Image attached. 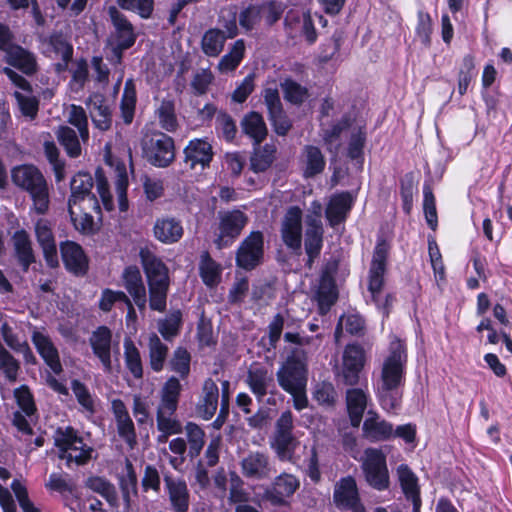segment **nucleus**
Returning <instances> with one entry per match:
<instances>
[{
	"label": "nucleus",
	"instance_id": "obj_30",
	"mask_svg": "<svg viewBox=\"0 0 512 512\" xmlns=\"http://www.w3.org/2000/svg\"><path fill=\"white\" fill-rule=\"evenodd\" d=\"M363 436L370 442H384L393 437V424L377 414L367 417L362 426Z\"/></svg>",
	"mask_w": 512,
	"mask_h": 512
},
{
	"label": "nucleus",
	"instance_id": "obj_2",
	"mask_svg": "<svg viewBox=\"0 0 512 512\" xmlns=\"http://www.w3.org/2000/svg\"><path fill=\"white\" fill-rule=\"evenodd\" d=\"M11 179L16 187L26 192L38 215H45L50 206V192L47 179L34 164H21L11 170Z\"/></svg>",
	"mask_w": 512,
	"mask_h": 512
},
{
	"label": "nucleus",
	"instance_id": "obj_19",
	"mask_svg": "<svg viewBox=\"0 0 512 512\" xmlns=\"http://www.w3.org/2000/svg\"><path fill=\"white\" fill-rule=\"evenodd\" d=\"M298 479L288 473H281L272 482L271 487L265 490V498L275 506L286 504V498L292 496L299 488Z\"/></svg>",
	"mask_w": 512,
	"mask_h": 512
},
{
	"label": "nucleus",
	"instance_id": "obj_61",
	"mask_svg": "<svg viewBox=\"0 0 512 512\" xmlns=\"http://www.w3.org/2000/svg\"><path fill=\"white\" fill-rule=\"evenodd\" d=\"M122 498L127 506H130L131 497L138 496V479L133 465L127 463V475L122 477L119 482Z\"/></svg>",
	"mask_w": 512,
	"mask_h": 512
},
{
	"label": "nucleus",
	"instance_id": "obj_39",
	"mask_svg": "<svg viewBox=\"0 0 512 512\" xmlns=\"http://www.w3.org/2000/svg\"><path fill=\"white\" fill-rule=\"evenodd\" d=\"M149 307L152 311L163 313L167 308V297L170 288V277L148 281Z\"/></svg>",
	"mask_w": 512,
	"mask_h": 512
},
{
	"label": "nucleus",
	"instance_id": "obj_24",
	"mask_svg": "<svg viewBox=\"0 0 512 512\" xmlns=\"http://www.w3.org/2000/svg\"><path fill=\"white\" fill-rule=\"evenodd\" d=\"M354 198L349 191L333 195L325 210L326 219L331 227L345 222L353 208Z\"/></svg>",
	"mask_w": 512,
	"mask_h": 512
},
{
	"label": "nucleus",
	"instance_id": "obj_28",
	"mask_svg": "<svg viewBox=\"0 0 512 512\" xmlns=\"http://www.w3.org/2000/svg\"><path fill=\"white\" fill-rule=\"evenodd\" d=\"M166 490L173 512H188L190 495L187 484L182 479L175 480L171 475L164 476Z\"/></svg>",
	"mask_w": 512,
	"mask_h": 512
},
{
	"label": "nucleus",
	"instance_id": "obj_57",
	"mask_svg": "<svg viewBox=\"0 0 512 512\" xmlns=\"http://www.w3.org/2000/svg\"><path fill=\"white\" fill-rule=\"evenodd\" d=\"M263 8L260 3H250L239 13V25L245 32H251L262 20Z\"/></svg>",
	"mask_w": 512,
	"mask_h": 512
},
{
	"label": "nucleus",
	"instance_id": "obj_17",
	"mask_svg": "<svg viewBox=\"0 0 512 512\" xmlns=\"http://www.w3.org/2000/svg\"><path fill=\"white\" fill-rule=\"evenodd\" d=\"M153 237L164 245L178 243L184 236L182 221L172 215L157 217L152 227Z\"/></svg>",
	"mask_w": 512,
	"mask_h": 512
},
{
	"label": "nucleus",
	"instance_id": "obj_60",
	"mask_svg": "<svg viewBox=\"0 0 512 512\" xmlns=\"http://www.w3.org/2000/svg\"><path fill=\"white\" fill-rule=\"evenodd\" d=\"M68 123L76 127L83 142L89 139L88 117L85 109L80 105L72 104L69 111Z\"/></svg>",
	"mask_w": 512,
	"mask_h": 512
},
{
	"label": "nucleus",
	"instance_id": "obj_45",
	"mask_svg": "<svg viewBox=\"0 0 512 512\" xmlns=\"http://www.w3.org/2000/svg\"><path fill=\"white\" fill-rule=\"evenodd\" d=\"M124 361L127 370L135 379L143 378V364L140 351L129 337L124 340Z\"/></svg>",
	"mask_w": 512,
	"mask_h": 512
},
{
	"label": "nucleus",
	"instance_id": "obj_38",
	"mask_svg": "<svg viewBox=\"0 0 512 512\" xmlns=\"http://www.w3.org/2000/svg\"><path fill=\"white\" fill-rule=\"evenodd\" d=\"M222 266L214 260L209 251H203L199 261V276L209 288L217 286L221 281Z\"/></svg>",
	"mask_w": 512,
	"mask_h": 512
},
{
	"label": "nucleus",
	"instance_id": "obj_9",
	"mask_svg": "<svg viewBox=\"0 0 512 512\" xmlns=\"http://www.w3.org/2000/svg\"><path fill=\"white\" fill-rule=\"evenodd\" d=\"M263 259L264 234L259 230L251 231L236 250V266L245 271H252L263 262Z\"/></svg>",
	"mask_w": 512,
	"mask_h": 512
},
{
	"label": "nucleus",
	"instance_id": "obj_4",
	"mask_svg": "<svg viewBox=\"0 0 512 512\" xmlns=\"http://www.w3.org/2000/svg\"><path fill=\"white\" fill-rule=\"evenodd\" d=\"M392 245L382 234L378 235L368 271V291L377 308L381 306L380 293L385 285L388 259Z\"/></svg>",
	"mask_w": 512,
	"mask_h": 512
},
{
	"label": "nucleus",
	"instance_id": "obj_34",
	"mask_svg": "<svg viewBox=\"0 0 512 512\" xmlns=\"http://www.w3.org/2000/svg\"><path fill=\"white\" fill-rule=\"evenodd\" d=\"M91 105V119L94 126L100 131H107L112 126V112L109 105L106 104L104 95L94 93L89 97Z\"/></svg>",
	"mask_w": 512,
	"mask_h": 512
},
{
	"label": "nucleus",
	"instance_id": "obj_22",
	"mask_svg": "<svg viewBox=\"0 0 512 512\" xmlns=\"http://www.w3.org/2000/svg\"><path fill=\"white\" fill-rule=\"evenodd\" d=\"M11 240L17 264L26 273L30 266L36 263V255L30 235L25 229L21 228L13 233Z\"/></svg>",
	"mask_w": 512,
	"mask_h": 512
},
{
	"label": "nucleus",
	"instance_id": "obj_16",
	"mask_svg": "<svg viewBox=\"0 0 512 512\" xmlns=\"http://www.w3.org/2000/svg\"><path fill=\"white\" fill-rule=\"evenodd\" d=\"M184 163L191 170L198 165L202 169L210 167L214 158V151L211 143L206 138H193L183 149Z\"/></svg>",
	"mask_w": 512,
	"mask_h": 512
},
{
	"label": "nucleus",
	"instance_id": "obj_49",
	"mask_svg": "<svg viewBox=\"0 0 512 512\" xmlns=\"http://www.w3.org/2000/svg\"><path fill=\"white\" fill-rule=\"evenodd\" d=\"M157 116L160 127L167 132H175L178 127V120L175 111V101L171 98H163L157 109Z\"/></svg>",
	"mask_w": 512,
	"mask_h": 512
},
{
	"label": "nucleus",
	"instance_id": "obj_14",
	"mask_svg": "<svg viewBox=\"0 0 512 512\" xmlns=\"http://www.w3.org/2000/svg\"><path fill=\"white\" fill-rule=\"evenodd\" d=\"M62 263L67 272L77 277H83L89 270V258L83 247L72 240H65L59 244Z\"/></svg>",
	"mask_w": 512,
	"mask_h": 512
},
{
	"label": "nucleus",
	"instance_id": "obj_8",
	"mask_svg": "<svg viewBox=\"0 0 512 512\" xmlns=\"http://www.w3.org/2000/svg\"><path fill=\"white\" fill-rule=\"evenodd\" d=\"M294 415L291 410L283 411L275 422V430L271 439V448L281 460L290 458L297 440L293 435Z\"/></svg>",
	"mask_w": 512,
	"mask_h": 512
},
{
	"label": "nucleus",
	"instance_id": "obj_23",
	"mask_svg": "<svg viewBox=\"0 0 512 512\" xmlns=\"http://www.w3.org/2000/svg\"><path fill=\"white\" fill-rule=\"evenodd\" d=\"M111 342L112 332L105 325L97 327L89 338L93 354L100 360L106 372L112 369Z\"/></svg>",
	"mask_w": 512,
	"mask_h": 512
},
{
	"label": "nucleus",
	"instance_id": "obj_64",
	"mask_svg": "<svg viewBox=\"0 0 512 512\" xmlns=\"http://www.w3.org/2000/svg\"><path fill=\"white\" fill-rule=\"evenodd\" d=\"M86 487L100 494L108 502H112L116 498V490L112 483L100 476H90L86 480Z\"/></svg>",
	"mask_w": 512,
	"mask_h": 512
},
{
	"label": "nucleus",
	"instance_id": "obj_27",
	"mask_svg": "<svg viewBox=\"0 0 512 512\" xmlns=\"http://www.w3.org/2000/svg\"><path fill=\"white\" fill-rule=\"evenodd\" d=\"M323 226L320 220L311 219L305 232L304 248L307 255L305 266L312 269L323 248Z\"/></svg>",
	"mask_w": 512,
	"mask_h": 512
},
{
	"label": "nucleus",
	"instance_id": "obj_48",
	"mask_svg": "<svg viewBox=\"0 0 512 512\" xmlns=\"http://www.w3.org/2000/svg\"><path fill=\"white\" fill-rule=\"evenodd\" d=\"M477 76L475 57L472 54H466L462 58V62L458 72V93L464 96L469 88L470 83Z\"/></svg>",
	"mask_w": 512,
	"mask_h": 512
},
{
	"label": "nucleus",
	"instance_id": "obj_58",
	"mask_svg": "<svg viewBox=\"0 0 512 512\" xmlns=\"http://www.w3.org/2000/svg\"><path fill=\"white\" fill-rule=\"evenodd\" d=\"M174 415L175 413H169L162 409L156 410V423L159 432L172 435L183 432L182 423Z\"/></svg>",
	"mask_w": 512,
	"mask_h": 512
},
{
	"label": "nucleus",
	"instance_id": "obj_6",
	"mask_svg": "<svg viewBox=\"0 0 512 512\" xmlns=\"http://www.w3.org/2000/svg\"><path fill=\"white\" fill-rule=\"evenodd\" d=\"M142 155L145 160L157 168H167L175 160V141L168 134L155 131L141 141Z\"/></svg>",
	"mask_w": 512,
	"mask_h": 512
},
{
	"label": "nucleus",
	"instance_id": "obj_32",
	"mask_svg": "<svg viewBox=\"0 0 512 512\" xmlns=\"http://www.w3.org/2000/svg\"><path fill=\"white\" fill-rule=\"evenodd\" d=\"M317 301L322 314L328 312L338 299V291L333 275L324 270L320 275L319 287L317 290Z\"/></svg>",
	"mask_w": 512,
	"mask_h": 512
},
{
	"label": "nucleus",
	"instance_id": "obj_47",
	"mask_svg": "<svg viewBox=\"0 0 512 512\" xmlns=\"http://www.w3.org/2000/svg\"><path fill=\"white\" fill-rule=\"evenodd\" d=\"M280 87L282 89L284 99L290 104L300 106L309 97L308 88L302 86L290 77L285 78L280 83Z\"/></svg>",
	"mask_w": 512,
	"mask_h": 512
},
{
	"label": "nucleus",
	"instance_id": "obj_43",
	"mask_svg": "<svg viewBox=\"0 0 512 512\" xmlns=\"http://www.w3.org/2000/svg\"><path fill=\"white\" fill-rule=\"evenodd\" d=\"M400 487L407 500L420 498L421 492L418 478L407 464H401L397 468Z\"/></svg>",
	"mask_w": 512,
	"mask_h": 512
},
{
	"label": "nucleus",
	"instance_id": "obj_54",
	"mask_svg": "<svg viewBox=\"0 0 512 512\" xmlns=\"http://www.w3.org/2000/svg\"><path fill=\"white\" fill-rule=\"evenodd\" d=\"M187 442L189 444L188 454L191 459L200 455L205 445V432L194 422H187L185 425Z\"/></svg>",
	"mask_w": 512,
	"mask_h": 512
},
{
	"label": "nucleus",
	"instance_id": "obj_5",
	"mask_svg": "<svg viewBox=\"0 0 512 512\" xmlns=\"http://www.w3.org/2000/svg\"><path fill=\"white\" fill-rule=\"evenodd\" d=\"M276 376L279 386L285 392L306 389L308 368L305 351L293 348L278 369Z\"/></svg>",
	"mask_w": 512,
	"mask_h": 512
},
{
	"label": "nucleus",
	"instance_id": "obj_44",
	"mask_svg": "<svg viewBox=\"0 0 512 512\" xmlns=\"http://www.w3.org/2000/svg\"><path fill=\"white\" fill-rule=\"evenodd\" d=\"M227 38L218 28L208 29L201 39V49L208 57H217L223 50Z\"/></svg>",
	"mask_w": 512,
	"mask_h": 512
},
{
	"label": "nucleus",
	"instance_id": "obj_51",
	"mask_svg": "<svg viewBox=\"0 0 512 512\" xmlns=\"http://www.w3.org/2000/svg\"><path fill=\"white\" fill-rule=\"evenodd\" d=\"M245 57V42L238 39L234 42L229 52L222 56L218 68L222 72H231L237 69Z\"/></svg>",
	"mask_w": 512,
	"mask_h": 512
},
{
	"label": "nucleus",
	"instance_id": "obj_18",
	"mask_svg": "<svg viewBox=\"0 0 512 512\" xmlns=\"http://www.w3.org/2000/svg\"><path fill=\"white\" fill-rule=\"evenodd\" d=\"M121 279L125 290L132 297L134 304L140 311L145 310L147 293L140 269L136 265L126 266L122 272Z\"/></svg>",
	"mask_w": 512,
	"mask_h": 512
},
{
	"label": "nucleus",
	"instance_id": "obj_31",
	"mask_svg": "<svg viewBox=\"0 0 512 512\" xmlns=\"http://www.w3.org/2000/svg\"><path fill=\"white\" fill-rule=\"evenodd\" d=\"M139 258L147 282L170 277L167 265L148 248L140 249Z\"/></svg>",
	"mask_w": 512,
	"mask_h": 512
},
{
	"label": "nucleus",
	"instance_id": "obj_46",
	"mask_svg": "<svg viewBox=\"0 0 512 512\" xmlns=\"http://www.w3.org/2000/svg\"><path fill=\"white\" fill-rule=\"evenodd\" d=\"M59 144L64 148L70 158H78L82 149L76 132L69 126L62 125L56 132Z\"/></svg>",
	"mask_w": 512,
	"mask_h": 512
},
{
	"label": "nucleus",
	"instance_id": "obj_1",
	"mask_svg": "<svg viewBox=\"0 0 512 512\" xmlns=\"http://www.w3.org/2000/svg\"><path fill=\"white\" fill-rule=\"evenodd\" d=\"M407 349L403 341L397 339L390 345L385 358L376 389V397L380 407L387 413H396L402 405L401 390L406 380Z\"/></svg>",
	"mask_w": 512,
	"mask_h": 512
},
{
	"label": "nucleus",
	"instance_id": "obj_13",
	"mask_svg": "<svg viewBox=\"0 0 512 512\" xmlns=\"http://www.w3.org/2000/svg\"><path fill=\"white\" fill-rule=\"evenodd\" d=\"M302 231V210L291 206L284 215L280 234L283 243L296 256L302 254Z\"/></svg>",
	"mask_w": 512,
	"mask_h": 512
},
{
	"label": "nucleus",
	"instance_id": "obj_33",
	"mask_svg": "<svg viewBox=\"0 0 512 512\" xmlns=\"http://www.w3.org/2000/svg\"><path fill=\"white\" fill-rule=\"evenodd\" d=\"M368 395L360 388L346 391V408L352 427H359L367 408Z\"/></svg>",
	"mask_w": 512,
	"mask_h": 512
},
{
	"label": "nucleus",
	"instance_id": "obj_55",
	"mask_svg": "<svg viewBox=\"0 0 512 512\" xmlns=\"http://www.w3.org/2000/svg\"><path fill=\"white\" fill-rule=\"evenodd\" d=\"M191 354L183 346H178L169 360L170 370L177 373L181 379H186L190 374Z\"/></svg>",
	"mask_w": 512,
	"mask_h": 512
},
{
	"label": "nucleus",
	"instance_id": "obj_21",
	"mask_svg": "<svg viewBox=\"0 0 512 512\" xmlns=\"http://www.w3.org/2000/svg\"><path fill=\"white\" fill-rule=\"evenodd\" d=\"M108 15L116 30V49L120 52L131 48L137 39L132 23L115 6H110Z\"/></svg>",
	"mask_w": 512,
	"mask_h": 512
},
{
	"label": "nucleus",
	"instance_id": "obj_29",
	"mask_svg": "<svg viewBox=\"0 0 512 512\" xmlns=\"http://www.w3.org/2000/svg\"><path fill=\"white\" fill-rule=\"evenodd\" d=\"M240 126L243 134L252 140L255 147L259 146L268 135L263 115L257 111L246 113L240 122Z\"/></svg>",
	"mask_w": 512,
	"mask_h": 512
},
{
	"label": "nucleus",
	"instance_id": "obj_12",
	"mask_svg": "<svg viewBox=\"0 0 512 512\" xmlns=\"http://www.w3.org/2000/svg\"><path fill=\"white\" fill-rule=\"evenodd\" d=\"M93 186L94 180L90 173L79 171L73 176L70 182L71 194L67 203L69 214H73V207L86 200L93 211L101 213L99 201L96 195L92 193Z\"/></svg>",
	"mask_w": 512,
	"mask_h": 512
},
{
	"label": "nucleus",
	"instance_id": "obj_7",
	"mask_svg": "<svg viewBox=\"0 0 512 512\" xmlns=\"http://www.w3.org/2000/svg\"><path fill=\"white\" fill-rule=\"evenodd\" d=\"M366 483L377 491H385L390 487V476L386 455L377 448L365 450V459L361 465Z\"/></svg>",
	"mask_w": 512,
	"mask_h": 512
},
{
	"label": "nucleus",
	"instance_id": "obj_37",
	"mask_svg": "<svg viewBox=\"0 0 512 512\" xmlns=\"http://www.w3.org/2000/svg\"><path fill=\"white\" fill-rule=\"evenodd\" d=\"M242 473L248 478L264 479L269 476V458L265 453L254 452L245 457L242 462Z\"/></svg>",
	"mask_w": 512,
	"mask_h": 512
},
{
	"label": "nucleus",
	"instance_id": "obj_36",
	"mask_svg": "<svg viewBox=\"0 0 512 512\" xmlns=\"http://www.w3.org/2000/svg\"><path fill=\"white\" fill-rule=\"evenodd\" d=\"M204 396L196 407L198 416L203 420H210L216 413L219 398V388L211 378L203 383Z\"/></svg>",
	"mask_w": 512,
	"mask_h": 512
},
{
	"label": "nucleus",
	"instance_id": "obj_50",
	"mask_svg": "<svg viewBox=\"0 0 512 512\" xmlns=\"http://www.w3.org/2000/svg\"><path fill=\"white\" fill-rule=\"evenodd\" d=\"M304 154L306 157L304 175L306 177H314L324 171L326 161L319 147L306 145L304 147Z\"/></svg>",
	"mask_w": 512,
	"mask_h": 512
},
{
	"label": "nucleus",
	"instance_id": "obj_26",
	"mask_svg": "<svg viewBox=\"0 0 512 512\" xmlns=\"http://www.w3.org/2000/svg\"><path fill=\"white\" fill-rule=\"evenodd\" d=\"M273 374L259 362H254L247 371L246 384L255 397L262 401L273 383Z\"/></svg>",
	"mask_w": 512,
	"mask_h": 512
},
{
	"label": "nucleus",
	"instance_id": "obj_35",
	"mask_svg": "<svg viewBox=\"0 0 512 512\" xmlns=\"http://www.w3.org/2000/svg\"><path fill=\"white\" fill-rule=\"evenodd\" d=\"M181 392L182 385L179 378L175 376L169 377L160 390V401L157 409H162L169 413H176Z\"/></svg>",
	"mask_w": 512,
	"mask_h": 512
},
{
	"label": "nucleus",
	"instance_id": "obj_42",
	"mask_svg": "<svg viewBox=\"0 0 512 512\" xmlns=\"http://www.w3.org/2000/svg\"><path fill=\"white\" fill-rule=\"evenodd\" d=\"M257 147L250 158V168L255 173H262L272 166L276 158L277 149L274 144L269 143Z\"/></svg>",
	"mask_w": 512,
	"mask_h": 512
},
{
	"label": "nucleus",
	"instance_id": "obj_52",
	"mask_svg": "<svg viewBox=\"0 0 512 512\" xmlns=\"http://www.w3.org/2000/svg\"><path fill=\"white\" fill-rule=\"evenodd\" d=\"M136 91L131 80L125 84V88L120 101V112L123 122L129 125L133 122L136 108Z\"/></svg>",
	"mask_w": 512,
	"mask_h": 512
},
{
	"label": "nucleus",
	"instance_id": "obj_40",
	"mask_svg": "<svg viewBox=\"0 0 512 512\" xmlns=\"http://www.w3.org/2000/svg\"><path fill=\"white\" fill-rule=\"evenodd\" d=\"M7 62L27 75L36 72V60L33 54L20 45L13 46L6 52Z\"/></svg>",
	"mask_w": 512,
	"mask_h": 512
},
{
	"label": "nucleus",
	"instance_id": "obj_10",
	"mask_svg": "<svg viewBox=\"0 0 512 512\" xmlns=\"http://www.w3.org/2000/svg\"><path fill=\"white\" fill-rule=\"evenodd\" d=\"M218 235L214 240L218 249L230 246L248 222L247 215L239 209L219 212Z\"/></svg>",
	"mask_w": 512,
	"mask_h": 512
},
{
	"label": "nucleus",
	"instance_id": "obj_41",
	"mask_svg": "<svg viewBox=\"0 0 512 512\" xmlns=\"http://www.w3.org/2000/svg\"><path fill=\"white\" fill-rule=\"evenodd\" d=\"M149 365L153 372L159 373L164 369L169 348L157 334L152 333L148 338Z\"/></svg>",
	"mask_w": 512,
	"mask_h": 512
},
{
	"label": "nucleus",
	"instance_id": "obj_59",
	"mask_svg": "<svg viewBox=\"0 0 512 512\" xmlns=\"http://www.w3.org/2000/svg\"><path fill=\"white\" fill-rule=\"evenodd\" d=\"M423 210L427 225L431 230L436 231L438 227L436 199L428 184L423 186Z\"/></svg>",
	"mask_w": 512,
	"mask_h": 512
},
{
	"label": "nucleus",
	"instance_id": "obj_20",
	"mask_svg": "<svg viewBox=\"0 0 512 512\" xmlns=\"http://www.w3.org/2000/svg\"><path fill=\"white\" fill-rule=\"evenodd\" d=\"M31 340L36 351L51 371L56 375L61 374L63 372V366L59 351L49 335L35 330L31 335Z\"/></svg>",
	"mask_w": 512,
	"mask_h": 512
},
{
	"label": "nucleus",
	"instance_id": "obj_3",
	"mask_svg": "<svg viewBox=\"0 0 512 512\" xmlns=\"http://www.w3.org/2000/svg\"><path fill=\"white\" fill-rule=\"evenodd\" d=\"M54 446L58 448V458L65 460L68 467L72 462L78 466L86 465L94 452L93 447L85 444L83 437L71 425L55 430Z\"/></svg>",
	"mask_w": 512,
	"mask_h": 512
},
{
	"label": "nucleus",
	"instance_id": "obj_15",
	"mask_svg": "<svg viewBox=\"0 0 512 512\" xmlns=\"http://www.w3.org/2000/svg\"><path fill=\"white\" fill-rule=\"evenodd\" d=\"M365 364L364 349L358 344L347 345L343 352L341 377L346 386H356Z\"/></svg>",
	"mask_w": 512,
	"mask_h": 512
},
{
	"label": "nucleus",
	"instance_id": "obj_62",
	"mask_svg": "<svg viewBox=\"0 0 512 512\" xmlns=\"http://www.w3.org/2000/svg\"><path fill=\"white\" fill-rule=\"evenodd\" d=\"M343 40L342 31L336 30L332 36L322 43L319 48L318 61L326 64L337 55L341 48Z\"/></svg>",
	"mask_w": 512,
	"mask_h": 512
},
{
	"label": "nucleus",
	"instance_id": "obj_63",
	"mask_svg": "<svg viewBox=\"0 0 512 512\" xmlns=\"http://www.w3.org/2000/svg\"><path fill=\"white\" fill-rule=\"evenodd\" d=\"M14 397L20 412H23L27 417H31L37 413V407L34 396L27 385H21L14 390Z\"/></svg>",
	"mask_w": 512,
	"mask_h": 512
},
{
	"label": "nucleus",
	"instance_id": "obj_53",
	"mask_svg": "<svg viewBox=\"0 0 512 512\" xmlns=\"http://www.w3.org/2000/svg\"><path fill=\"white\" fill-rule=\"evenodd\" d=\"M182 327V312L177 309L170 312L158 323V331L166 341H172L179 335Z\"/></svg>",
	"mask_w": 512,
	"mask_h": 512
},
{
	"label": "nucleus",
	"instance_id": "obj_11",
	"mask_svg": "<svg viewBox=\"0 0 512 512\" xmlns=\"http://www.w3.org/2000/svg\"><path fill=\"white\" fill-rule=\"evenodd\" d=\"M333 503L340 510L366 512L356 479L351 475L341 477L336 482L333 491Z\"/></svg>",
	"mask_w": 512,
	"mask_h": 512
},
{
	"label": "nucleus",
	"instance_id": "obj_25",
	"mask_svg": "<svg viewBox=\"0 0 512 512\" xmlns=\"http://www.w3.org/2000/svg\"><path fill=\"white\" fill-rule=\"evenodd\" d=\"M111 411L116 421L119 437L127 444L131 446L134 445L137 439L136 429L123 400L120 398L113 399L111 402Z\"/></svg>",
	"mask_w": 512,
	"mask_h": 512
},
{
	"label": "nucleus",
	"instance_id": "obj_56",
	"mask_svg": "<svg viewBox=\"0 0 512 512\" xmlns=\"http://www.w3.org/2000/svg\"><path fill=\"white\" fill-rule=\"evenodd\" d=\"M367 140V135L364 129L359 128L356 132H353L350 136L347 157L355 161L361 167L364 163V148Z\"/></svg>",
	"mask_w": 512,
	"mask_h": 512
}]
</instances>
